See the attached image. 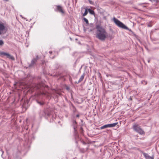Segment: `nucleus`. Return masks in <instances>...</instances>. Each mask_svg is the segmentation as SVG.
Segmentation results:
<instances>
[{
	"instance_id": "f257e3e1",
	"label": "nucleus",
	"mask_w": 159,
	"mask_h": 159,
	"mask_svg": "<svg viewBox=\"0 0 159 159\" xmlns=\"http://www.w3.org/2000/svg\"><path fill=\"white\" fill-rule=\"evenodd\" d=\"M97 29L98 32L97 34V37L101 40H104L107 35L105 30L99 26H97Z\"/></svg>"
},
{
	"instance_id": "f03ea898",
	"label": "nucleus",
	"mask_w": 159,
	"mask_h": 159,
	"mask_svg": "<svg viewBox=\"0 0 159 159\" xmlns=\"http://www.w3.org/2000/svg\"><path fill=\"white\" fill-rule=\"evenodd\" d=\"M113 20L115 24L119 27L129 30V31H131V30L129 29L127 27L122 23L121 22L120 20L116 19L115 17L113 18Z\"/></svg>"
},
{
	"instance_id": "7ed1b4c3",
	"label": "nucleus",
	"mask_w": 159,
	"mask_h": 159,
	"mask_svg": "<svg viewBox=\"0 0 159 159\" xmlns=\"http://www.w3.org/2000/svg\"><path fill=\"white\" fill-rule=\"evenodd\" d=\"M132 128L133 129L141 134H144V132L143 130L137 124H135L133 126Z\"/></svg>"
},
{
	"instance_id": "20e7f679",
	"label": "nucleus",
	"mask_w": 159,
	"mask_h": 159,
	"mask_svg": "<svg viewBox=\"0 0 159 159\" xmlns=\"http://www.w3.org/2000/svg\"><path fill=\"white\" fill-rule=\"evenodd\" d=\"M7 29L3 23H0V35L6 33Z\"/></svg>"
},
{
	"instance_id": "39448f33",
	"label": "nucleus",
	"mask_w": 159,
	"mask_h": 159,
	"mask_svg": "<svg viewBox=\"0 0 159 159\" xmlns=\"http://www.w3.org/2000/svg\"><path fill=\"white\" fill-rule=\"evenodd\" d=\"M143 154L146 159H154L153 156L151 157L148 154L145 152H143Z\"/></svg>"
},
{
	"instance_id": "423d86ee",
	"label": "nucleus",
	"mask_w": 159,
	"mask_h": 159,
	"mask_svg": "<svg viewBox=\"0 0 159 159\" xmlns=\"http://www.w3.org/2000/svg\"><path fill=\"white\" fill-rule=\"evenodd\" d=\"M38 59V56H37L36 58H34L31 61V63L30 64L29 66L30 67L33 66L35 64V62L37 61V59Z\"/></svg>"
},
{
	"instance_id": "0eeeda50",
	"label": "nucleus",
	"mask_w": 159,
	"mask_h": 159,
	"mask_svg": "<svg viewBox=\"0 0 159 159\" xmlns=\"http://www.w3.org/2000/svg\"><path fill=\"white\" fill-rule=\"evenodd\" d=\"M57 10L59 12L62 14H63L64 13V12L62 7L60 6H57Z\"/></svg>"
},
{
	"instance_id": "6e6552de",
	"label": "nucleus",
	"mask_w": 159,
	"mask_h": 159,
	"mask_svg": "<svg viewBox=\"0 0 159 159\" xmlns=\"http://www.w3.org/2000/svg\"><path fill=\"white\" fill-rule=\"evenodd\" d=\"M2 54L7 56V57H9L12 60H14V57L13 56L10 55L9 54L7 53L2 52Z\"/></svg>"
},
{
	"instance_id": "1a4fd4ad",
	"label": "nucleus",
	"mask_w": 159,
	"mask_h": 159,
	"mask_svg": "<svg viewBox=\"0 0 159 159\" xmlns=\"http://www.w3.org/2000/svg\"><path fill=\"white\" fill-rule=\"evenodd\" d=\"M118 124L117 122L111 124H108L109 127H113L115 126Z\"/></svg>"
},
{
	"instance_id": "9d476101",
	"label": "nucleus",
	"mask_w": 159,
	"mask_h": 159,
	"mask_svg": "<svg viewBox=\"0 0 159 159\" xmlns=\"http://www.w3.org/2000/svg\"><path fill=\"white\" fill-rule=\"evenodd\" d=\"M84 74H83L81 76L78 82L77 83V84H78L80 82L84 79Z\"/></svg>"
},
{
	"instance_id": "9b49d317",
	"label": "nucleus",
	"mask_w": 159,
	"mask_h": 159,
	"mask_svg": "<svg viewBox=\"0 0 159 159\" xmlns=\"http://www.w3.org/2000/svg\"><path fill=\"white\" fill-rule=\"evenodd\" d=\"M77 123L76 121L75 120H74L73 122V128L74 129V130L75 131H76V125Z\"/></svg>"
},
{
	"instance_id": "f8f14e48",
	"label": "nucleus",
	"mask_w": 159,
	"mask_h": 159,
	"mask_svg": "<svg viewBox=\"0 0 159 159\" xmlns=\"http://www.w3.org/2000/svg\"><path fill=\"white\" fill-rule=\"evenodd\" d=\"M88 11L91 15H94L95 13L94 11L90 9H88Z\"/></svg>"
},
{
	"instance_id": "ddd939ff",
	"label": "nucleus",
	"mask_w": 159,
	"mask_h": 159,
	"mask_svg": "<svg viewBox=\"0 0 159 159\" xmlns=\"http://www.w3.org/2000/svg\"><path fill=\"white\" fill-rule=\"evenodd\" d=\"M108 127H108V124H107V125H104L101 127H100V129H105V128H108Z\"/></svg>"
},
{
	"instance_id": "4468645a",
	"label": "nucleus",
	"mask_w": 159,
	"mask_h": 159,
	"mask_svg": "<svg viewBox=\"0 0 159 159\" xmlns=\"http://www.w3.org/2000/svg\"><path fill=\"white\" fill-rule=\"evenodd\" d=\"M88 9H85V12L83 14V16H86L87 15V13H88Z\"/></svg>"
},
{
	"instance_id": "2eb2a0df",
	"label": "nucleus",
	"mask_w": 159,
	"mask_h": 159,
	"mask_svg": "<svg viewBox=\"0 0 159 159\" xmlns=\"http://www.w3.org/2000/svg\"><path fill=\"white\" fill-rule=\"evenodd\" d=\"M84 21L85 22L86 24H89V21L88 20L85 18H84L83 19Z\"/></svg>"
},
{
	"instance_id": "dca6fc26",
	"label": "nucleus",
	"mask_w": 159,
	"mask_h": 159,
	"mask_svg": "<svg viewBox=\"0 0 159 159\" xmlns=\"http://www.w3.org/2000/svg\"><path fill=\"white\" fill-rule=\"evenodd\" d=\"M4 42L2 40H0V46L2 45L3 44Z\"/></svg>"
},
{
	"instance_id": "f3484780",
	"label": "nucleus",
	"mask_w": 159,
	"mask_h": 159,
	"mask_svg": "<svg viewBox=\"0 0 159 159\" xmlns=\"http://www.w3.org/2000/svg\"><path fill=\"white\" fill-rule=\"evenodd\" d=\"M37 102L40 105H42L43 104V103L41 102Z\"/></svg>"
},
{
	"instance_id": "a211bd4d",
	"label": "nucleus",
	"mask_w": 159,
	"mask_h": 159,
	"mask_svg": "<svg viewBox=\"0 0 159 159\" xmlns=\"http://www.w3.org/2000/svg\"><path fill=\"white\" fill-rule=\"evenodd\" d=\"M89 2L92 4H93V3L91 0H89Z\"/></svg>"
},
{
	"instance_id": "6ab92c4d",
	"label": "nucleus",
	"mask_w": 159,
	"mask_h": 159,
	"mask_svg": "<svg viewBox=\"0 0 159 159\" xmlns=\"http://www.w3.org/2000/svg\"><path fill=\"white\" fill-rule=\"evenodd\" d=\"M79 114L77 115H76L77 117H79Z\"/></svg>"
},
{
	"instance_id": "aec40b11",
	"label": "nucleus",
	"mask_w": 159,
	"mask_h": 159,
	"mask_svg": "<svg viewBox=\"0 0 159 159\" xmlns=\"http://www.w3.org/2000/svg\"><path fill=\"white\" fill-rule=\"evenodd\" d=\"M20 17H21L22 18H24V17L22 16V15H20Z\"/></svg>"
},
{
	"instance_id": "412c9836",
	"label": "nucleus",
	"mask_w": 159,
	"mask_h": 159,
	"mask_svg": "<svg viewBox=\"0 0 159 159\" xmlns=\"http://www.w3.org/2000/svg\"><path fill=\"white\" fill-rule=\"evenodd\" d=\"M49 53H51H51H52V52H51V51H50V52H49Z\"/></svg>"
},
{
	"instance_id": "4be33fe9",
	"label": "nucleus",
	"mask_w": 159,
	"mask_h": 159,
	"mask_svg": "<svg viewBox=\"0 0 159 159\" xmlns=\"http://www.w3.org/2000/svg\"><path fill=\"white\" fill-rule=\"evenodd\" d=\"M148 26L149 27H151V26L150 25H148Z\"/></svg>"
}]
</instances>
